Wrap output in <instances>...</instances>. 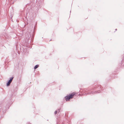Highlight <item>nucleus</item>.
<instances>
[{"label": "nucleus", "instance_id": "nucleus-1", "mask_svg": "<svg viewBox=\"0 0 124 124\" xmlns=\"http://www.w3.org/2000/svg\"><path fill=\"white\" fill-rule=\"evenodd\" d=\"M76 93L73 92L67 96L65 97L66 100L67 101H69L70 99L73 98L74 96L76 95Z\"/></svg>", "mask_w": 124, "mask_h": 124}, {"label": "nucleus", "instance_id": "nucleus-2", "mask_svg": "<svg viewBox=\"0 0 124 124\" xmlns=\"http://www.w3.org/2000/svg\"><path fill=\"white\" fill-rule=\"evenodd\" d=\"M13 78H12L10 79V80L7 83V86H8L11 83L12 81V80Z\"/></svg>", "mask_w": 124, "mask_h": 124}, {"label": "nucleus", "instance_id": "nucleus-3", "mask_svg": "<svg viewBox=\"0 0 124 124\" xmlns=\"http://www.w3.org/2000/svg\"><path fill=\"white\" fill-rule=\"evenodd\" d=\"M39 66L38 65H36L34 67V69H35L36 68H37L39 67Z\"/></svg>", "mask_w": 124, "mask_h": 124}, {"label": "nucleus", "instance_id": "nucleus-4", "mask_svg": "<svg viewBox=\"0 0 124 124\" xmlns=\"http://www.w3.org/2000/svg\"><path fill=\"white\" fill-rule=\"evenodd\" d=\"M54 113H55V114H56L57 113V111H56Z\"/></svg>", "mask_w": 124, "mask_h": 124}]
</instances>
